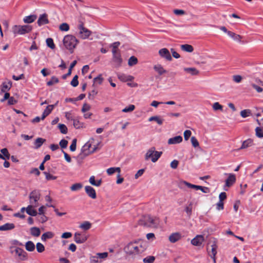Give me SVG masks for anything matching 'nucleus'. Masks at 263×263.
Masks as SVG:
<instances>
[{
	"instance_id": "2eb2a0df",
	"label": "nucleus",
	"mask_w": 263,
	"mask_h": 263,
	"mask_svg": "<svg viewBox=\"0 0 263 263\" xmlns=\"http://www.w3.org/2000/svg\"><path fill=\"white\" fill-rule=\"evenodd\" d=\"M204 240L202 235H197L191 240V244L194 246H200Z\"/></svg>"
},
{
	"instance_id": "ea45409f",
	"label": "nucleus",
	"mask_w": 263,
	"mask_h": 263,
	"mask_svg": "<svg viewBox=\"0 0 263 263\" xmlns=\"http://www.w3.org/2000/svg\"><path fill=\"white\" fill-rule=\"evenodd\" d=\"M0 151L3 156V160H9L10 159V155L7 148H3Z\"/></svg>"
},
{
	"instance_id": "412c9836",
	"label": "nucleus",
	"mask_w": 263,
	"mask_h": 263,
	"mask_svg": "<svg viewBox=\"0 0 263 263\" xmlns=\"http://www.w3.org/2000/svg\"><path fill=\"white\" fill-rule=\"evenodd\" d=\"M12 82L9 81L7 83L3 82L1 85V92L8 91L12 87Z\"/></svg>"
},
{
	"instance_id": "6ab92c4d",
	"label": "nucleus",
	"mask_w": 263,
	"mask_h": 263,
	"mask_svg": "<svg viewBox=\"0 0 263 263\" xmlns=\"http://www.w3.org/2000/svg\"><path fill=\"white\" fill-rule=\"evenodd\" d=\"M181 237L180 233L178 232L173 233L168 238L169 241L172 243H175L178 241Z\"/></svg>"
},
{
	"instance_id": "72a5a7b5",
	"label": "nucleus",
	"mask_w": 263,
	"mask_h": 263,
	"mask_svg": "<svg viewBox=\"0 0 263 263\" xmlns=\"http://www.w3.org/2000/svg\"><path fill=\"white\" fill-rule=\"evenodd\" d=\"M184 71L192 76L197 75L199 73V71L195 67H185Z\"/></svg>"
},
{
	"instance_id": "cd10ccee",
	"label": "nucleus",
	"mask_w": 263,
	"mask_h": 263,
	"mask_svg": "<svg viewBox=\"0 0 263 263\" xmlns=\"http://www.w3.org/2000/svg\"><path fill=\"white\" fill-rule=\"evenodd\" d=\"M36 205L34 206L29 204L27 206V214L31 217H34L37 215V212L34 209V207H36Z\"/></svg>"
},
{
	"instance_id": "864d4df0",
	"label": "nucleus",
	"mask_w": 263,
	"mask_h": 263,
	"mask_svg": "<svg viewBox=\"0 0 263 263\" xmlns=\"http://www.w3.org/2000/svg\"><path fill=\"white\" fill-rule=\"evenodd\" d=\"M43 174L45 175V178L47 180H53L57 178V176H53L46 171L43 172Z\"/></svg>"
},
{
	"instance_id": "4468645a",
	"label": "nucleus",
	"mask_w": 263,
	"mask_h": 263,
	"mask_svg": "<svg viewBox=\"0 0 263 263\" xmlns=\"http://www.w3.org/2000/svg\"><path fill=\"white\" fill-rule=\"evenodd\" d=\"M49 23V21L48 18V14L46 13H44L40 15L37 21V24L39 26H42L48 24Z\"/></svg>"
},
{
	"instance_id": "680f3d73",
	"label": "nucleus",
	"mask_w": 263,
	"mask_h": 263,
	"mask_svg": "<svg viewBox=\"0 0 263 263\" xmlns=\"http://www.w3.org/2000/svg\"><path fill=\"white\" fill-rule=\"evenodd\" d=\"M191 142L192 146L194 147V148L199 147V142L195 137H194V136L191 137Z\"/></svg>"
},
{
	"instance_id": "13d9d810",
	"label": "nucleus",
	"mask_w": 263,
	"mask_h": 263,
	"mask_svg": "<svg viewBox=\"0 0 263 263\" xmlns=\"http://www.w3.org/2000/svg\"><path fill=\"white\" fill-rule=\"evenodd\" d=\"M77 142V140L76 138H74L72 140L71 143L69 146V149L71 152H73L76 150Z\"/></svg>"
},
{
	"instance_id": "603ef678",
	"label": "nucleus",
	"mask_w": 263,
	"mask_h": 263,
	"mask_svg": "<svg viewBox=\"0 0 263 263\" xmlns=\"http://www.w3.org/2000/svg\"><path fill=\"white\" fill-rule=\"evenodd\" d=\"M83 187L81 183H76L73 184L70 187L72 191H76L81 189Z\"/></svg>"
},
{
	"instance_id": "bf43d9fd",
	"label": "nucleus",
	"mask_w": 263,
	"mask_h": 263,
	"mask_svg": "<svg viewBox=\"0 0 263 263\" xmlns=\"http://www.w3.org/2000/svg\"><path fill=\"white\" fill-rule=\"evenodd\" d=\"M192 203L190 202L189 206H186L184 208V211L186 212L187 215L190 217L192 214Z\"/></svg>"
},
{
	"instance_id": "2f4dec72",
	"label": "nucleus",
	"mask_w": 263,
	"mask_h": 263,
	"mask_svg": "<svg viewBox=\"0 0 263 263\" xmlns=\"http://www.w3.org/2000/svg\"><path fill=\"white\" fill-rule=\"evenodd\" d=\"M154 69L156 71L159 76L166 73L167 71L165 70L161 64H157L154 66Z\"/></svg>"
},
{
	"instance_id": "6e6d98bb",
	"label": "nucleus",
	"mask_w": 263,
	"mask_h": 263,
	"mask_svg": "<svg viewBox=\"0 0 263 263\" xmlns=\"http://www.w3.org/2000/svg\"><path fill=\"white\" fill-rule=\"evenodd\" d=\"M52 110L47 106L44 111L43 112L41 116L42 120H43L47 116H48Z\"/></svg>"
},
{
	"instance_id": "c03bdc74",
	"label": "nucleus",
	"mask_w": 263,
	"mask_h": 263,
	"mask_svg": "<svg viewBox=\"0 0 263 263\" xmlns=\"http://www.w3.org/2000/svg\"><path fill=\"white\" fill-rule=\"evenodd\" d=\"M58 128L60 130V132L63 134H66L68 132V128L64 124L59 123L58 125Z\"/></svg>"
},
{
	"instance_id": "39448f33",
	"label": "nucleus",
	"mask_w": 263,
	"mask_h": 263,
	"mask_svg": "<svg viewBox=\"0 0 263 263\" xmlns=\"http://www.w3.org/2000/svg\"><path fill=\"white\" fill-rule=\"evenodd\" d=\"M14 257L21 261L28 260V254L21 248L17 247L15 249Z\"/></svg>"
},
{
	"instance_id": "e2e57ef3",
	"label": "nucleus",
	"mask_w": 263,
	"mask_h": 263,
	"mask_svg": "<svg viewBox=\"0 0 263 263\" xmlns=\"http://www.w3.org/2000/svg\"><path fill=\"white\" fill-rule=\"evenodd\" d=\"M121 43L119 41H117L112 43L110 45V47H112L111 52L113 53V50H114L116 52H117V50L118 48V47L120 45Z\"/></svg>"
},
{
	"instance_id": "f257e3e1",
	"label": "nucleus",
	"mask_w": 263,
	"mask_h": 263,
	"mask_svg": "<svg viewBox=\"0 0 263 263\" xmlns=\"http://www.w3.org/2000/svg\"><path fill=\"white\" fill-rule=\"evenodd\" d=\"M79 40L72 34H67L64 36L62 43L59 45L62 50L67 49L70 53H73L74 49L76 48Z\"/></svg>"
},
{
	"instance_id": "49530a36",
	"label": "nucleus",
	"mask_w": 263,
	"mask_h": 263,
	"mask_svg": "<svg viewBox=\"0 0 263 263\" xmlns=\"http://www.w3.org/2000/svg\"><path fill=\"white\" fill-rule=\"evenodd\" d=\"M240 116L243 118H246L251 115V111L249 109L242 110L240 112Z\"/></svg>"
},
{
	"instance_id": "c756f323",
	"label": "nucleus",
	"mask_w": 263,
	"mask_h": 263,
	"mask_svg": "<svg viewBox=\"0 0 263 263\" xmlns=\"http://www.w3.org/2000/svg\"><path fill=\"white\" fill-rule=\"evenodd\" d=\"M54 234L51 231H47L44 233L41 236L42 241L45 242L48 239H51L53 237Z\"/></svg>"
},
{
	"instance_id": "5fc2aeb1",
	"label": "nucleus",
	"mask_w": 263,
	"mask_h": 263,
	"mask_svg": "<svg viewBox=\"0 0 263 263\" xmlns=\"http://www.w3.org/2000/svg\"><path fill=\"white\" fill-rule=\"evenodd\" d=\"M78 78H79V77L77 74L75 75L72 80L70 82V85L73 87H76L77 86H78L79 85V81H78Z\"/></svg>"
},
{
	"instance_id": "4be33fe9",
	"label": "nucleus",
	"mask_w": 263,
	"mask_h": 263,
	"mask_svg": "<svg viewBox=\"0 0 263 263\" xmlns=\"http://www.w3.org/2000/svg\"><path fill=\"white\" fill-rule=\"evenodd\" d=\"M15 224L13 223H6L3 225L0 226V231H6L13 230L15 228Z\"/></svg>"
},
{
	"instance_id": "393cba45",
	"label": "nucleus",
	"mask_w": 263,
	"mask_h": 263,
	"mask_svg": "<svg viewBox=\"0 0 263 263\" xmlns=\"http://www.w3.org/2000/svg\"><path fill=\"white\" fill-rule=\"evenodd\" d=\"M37 15L35 14H31L26 16L23 18V21L26 24H31L36 19Z\"/></svg>"
},
{
	"instance_id": "0eeeda50",
	"label": "nucleus",
	"mask_w": 263,
	"mask_h": 263,
	"mask_svg": "<svg viewBox=\"0 0 263 263\" xmlns=\"http://www.w3.org/2000/svg\"><path fill=\"white\" fill-rule=\"evenodd\" d=\"M178 187L180 189H184L185 186L190 189H193L196 191L199 190L200 185L192 184L186 181L183 180H179L177 183Z\"/></svg>"
},
{
	"instance_id": "a211bd4d",
	"label": "nucleus",
	"mask_w": 263,
	"mask_h": 263,
	"mask_svg": "<svg viewBox=\"0 0 263 263\" xmlns=\"http://www.w3.org/2000/svg\"><path fill=\"white\" fill-rule=\"evenodd\" d=\"M182 140V137L180 135H177L168 139L167 143L169 145L179 144L181 143Z\"/></svg>"
},
{
	"instance_id": "423d86ee",
	"label": "nucleus",
	"mask_w": 263,
	"mask_h": 263,
	"mask_svg": "<svg viewBox=\"0 0 263 263\" xmlns=\"http://www.w3.org/2000/svg\"><path fill=\"white\" fill-rule=\"evenodd\" d=\"M124 251L126 254L129 255H133L134 254L135 252L137 254L139 253L140 251L139 247L134 245L133 242H129L124 248Z\"/></svg>"
},
{
	"instance_id": "052dcab7",
	"label": "nucleus",
	"mask_w": 263,
	"mask_h": 263,
	"mask_svg": "<svg viewBox=\"0 0 263 263\" xmlns=\"http://www.w3.org/2000/svg\"><path fill=\"white\" fill-rule=\"evenodd\" d=\"M68 143V141L65 140V139H62V140H60L59 142V145L62 148V150H63L64 149L67 148Z\"/></svg>"
},
{
	"instance_id": "338daca9",
	"label": "nucleus",
	"mask_w": 263,
	"mask_h": 263,
	"mask_svg": "<svg viewBox=\"0 0 263 263\" xmlns=\"http://www.w3.org/2000/svg\"><path fill=\"white\" fill-rule=\"evenodd\" d=\"M211 252L212 254L210 255V257L212 259L214 263H216V255L217 253V249H215V248H212Z\"/></svg>"
},
{
	"instance_id": "c9c22d12",
	"label": "nucleus",
	"mask_w": 263,
	"mask_h": 263,
	"mask_svg": "<svg viewBox=\"0 0 263 263\" xmlns=\"http://www.w3.org/2000/svg\"><path fill=\"white\" fill-rule=\"evenodd\" d=\"M106 172L108 175H112L115 172L120 173L121 169L119 167H110L107 169Z\"/></svg>"
},
{
	"instance_id": "7ed1b4c3",
	"label": "nucleus",
	"mask_w": 263,
	"mask_h": 263,
	"mask_svg": "<svg viewBox=\"0 0 263 263\" xmlns=\"http://www.w3.org/2000/svg\"><path fill=\"white\" fill-rule=\"evenodd\" d=\"M33 28L32 26L29 25H14L13 27V32L15 35L16 34L20 35H24L31 32Z\"/></svg>"
},
{
	"instance_id": "5701e85b",
	"label": "nucleus",
	"mask_w": 263,
	"mask_h": 263,
	"mask_svg": "<svg viewBox=\"0 0 263 263\" xmlns=\"http://www.w3.org/2000/svg\"><path fill=\"white\" fill-rule=\"evenodd\" d=\"M253 141L252 139L249 138L242 142L241 146L237 149V151H239L242 149H246L248 147L252 145Z\"/></svg>"
},
{
	"instance_id": "f3484780",
	"label": "nucleus",
	"mask_w": 263,
	"mask_h": 263,
	"mask_svg": "<svg viewBox=\"0 0 263 263\" xmlns=\"http://www.w3.org/2000/svg\"><path fill=\"white\" fill-rule=\"evenodd\" d=\"M85 191L86 194L91 199H95L97 198V194L96 190L90 185L85 186Z\"/></svg>"
},
{
	"instance_id": "473e14b6",
	"label": "nucleus",
	"mask_w": 263,
	"mask_h": 263,
	"mask_svg": "<svg viewBox=\"0 0 263 263\" xmlns=\"http://www.w3.org/2000/svg\"><path fill=\"white\" fill-rule=\"evenodd\" d=\"M180 48L182 51L189 53L192 52L194 51L193 47L187 44L181 45Z\"/></svg>"
},
{
	"instance_id": "0e129e2a",
	"label": "nucleus",
	"mask_w": 263,
	"mask_h": 263,
	"mask_svg": "<svg viewBox=\"0 0 263 263\" xmlns=\"http://www.w3.org/2000/svg\"><path fill=\"white\" fill-rule=\"evenodd\" d=\"M215 206H216V209L217 210V211H220V210H222L224 209V202L223 201H218L216 204H215Z\"/></svg>"
},
{
	"instance_id": "6e6552de",
	"label": "nucleus",
	"mask_w": 263,
	"mask_h": 263,
	"mask_svg": "<svg viewBox=\"0 0 263 263\" xmlns=\"http://www.w3.org/2000/svg\"><path fill=\"white\" fill-rule=\"evenodd\" d=\"M78 29H79V34L80 37L82 39H88L91 34V31L87 28L85 27L84 24L82 22H81V23L79 24Z\"/></svg>"
},
{
	"instance_id": "9b49d317",
	"label": "nucleus",
	"mask_w": 263,
	"mask_h": 263,
	"mask_svg": "<svg viewBox=\"0 0 263 263\" xmlns=\"http://www.w3.org/2000/svg\"><path fill=\"white\" fill-rule=\"evenodd\" d=\"M236 181V176L235 174L230 173L229 174L228 178L225 180V183L223 186V190L226 191L228 190V189H225V187H230Z\"/></svg>"
},
{
	"instance_id": "b1692460",
	"label": "nucleus",
	"mask_w": 263,
	"mask_h": 263,
	"mask_svg": "<svg viewBox=\"0 0 263 263\" xmlns=\"http://www.w3.org/2000/svg\"><path fill=\"white\" fill-rule=\"evenodd\" d=\"M45 141V139L41 137H37L34 141V149H37L40 148Z\"/></svg>"
},
{
	"instance_id": "de8ad7c7",
	"label": "nucleus",
	"mask_w": 263,
	"mask_h": 263,
	"mask_svg": "<svg viewBox=\"0 0 263 263\" xmlns=\"http://www.w3.org/2000/svg\"><path fill=\"white\" fill-rule=\"evenodd\" d=\"M70 29L69 25L67 23H62L59 26V29L61 31L67 32Z\"/></svg>"
},
{
	"instance_id": "a19ab883",
	"label": "nucleus",
	"mask_w": 263,
	"mask_h": 263,
	"mask_svg": "<svg viewBox=\"0 0 263 263\" xmlns=\"http://www.w3.org/2000/svg\"><path fill=\"white\" fill-rule=\"evenodd\" d=\"M255 135L258 138H263V129L260 126H257L255 129Z\"/></svg>"
},
{
	"instance_id": "79ce46f5",
	"label": "nucleus",
	"mask_w": 263,
	"mask_h": 263,
	"mask_svg": "<svg viewBox=\"0 0 263 263\" xmlns=\"http://www.w3.org/2000/svg\"><path fill=\"white\" fill-rule=\"evenodd\" d=\"M138 63L137 58L134 56H131L128 60V65L129 66L132 67L137 64Z\"/></svg>"
},
{
	"instance_id": "58836bf2",
	"label": "nucleus",
	"mask_w": 263,
	"mask_h": 263,
	"mask_svg": "<svg viewBox=\"0 0 263 263\" xmlns=\"http://www.w3.org/2000/svg\"><path fill=\"white\" fill-rule=\"evenodd\" d=\"M100 142H98L97 144L95 145L91 149H89V151H88L87 153L85 154V155L83 156V157H86L88 156H89L90 154H92L94 153L95 152H96L99 149V145L100 144Z\"/></svg>"
},
{
	"instance_id": "8fccbe9b",
	"label": "nucleus",
	"mask_w": 263,
	"mask_h": 263,
	"mask_svg": "<svg viewBox=\"0 0 263 263\" xmlns=\"http://www.w3.org/2000/svg\"><path fill=\"white\" fill-rule=\"evenodd\" d=\"M135 109V106L133 104H129L128 106L124 107L122 110V112H130L133 111Z\"/></svg>"
},
{
	"instance_id": "1a4fd4ad",
	"label": "nucleus",
	"mask_w": 263,
	"mask_h": 263,
	"mask_svg": "<svg viewBox=\"0 0 263 263\" xmlns=\"http://www.w3.org/2000/svg\"><path fill=\"white\" fill-rule=\"evenodd\" d=\"M91 147V144L89 141L87 142L81 148V153L77 156L73 157L75 159H79L81 160H83L85 157H83L85 154L89 151L90 148Z\"/></svg>"
},
{
	"instance_id": "37998d69",
	"label": "nucleus",
	"mask_w": 263,
	"mask_h": 263,
	"mask_svg": "<svg viewBox=\"0 0 263 263\" xmlns=\"http://www.w3.org/2000/svg\"><path fill=\"white\" fill-rule=\"evenodd\" d=\"M91 227V223L88 221H85L83 222L80 226V228L85 231L89 230V229H90Z\"/></svg>"
},
{
	"instance_id": "4c0bfd02",
	"label": "nucleus",
	"mask_w": 263,
	"mask_h": 263,
	"mask_svg": "<svg viewBox=\"0 0 263 263\" xmlns=\"http://www.w3.org/2000/svg\"><path fill=\"white\" fill-rule=\"evenodd\" d=\"M46 46L51 49H54L55 48V45L54 43V41L52 38L48 37L46 40Z\"/></svg>"
},
{
	"instance_id": "69168bd1",
	"label": "nucleus",
	"mask_w": 263,
	"mask_h": 263,
	"mask_svg": "<svg viewBox=\"0 0 263 263\" xmlns=\"http://www.w3.org/2000/svg\"><path fill=\"white\" fill-rule=\"evenodd\" d=\"M127 74L120 73L118 74V78L122 82H127Z\"/></svg>"
},
{
	"instance_id": "09e8293b",
	"label": "nucleus",
	"mask_w": 263,
	"mask_h": 263,
	"mask_svg": "<svg viewBox=\"0 0 263 263\" xmlns=\"http://www.w3.org/2000/svg\"><path fill=\"white\" fill-rule=\"evenodd\" d=\"M104 80L103 78L102 77V74H99L96 77L94 78L93 79V84H92V86H95V83L98 82L99 84H101Z\"/></svg>"
},
{
	"instance_id": "e433bc0d",
	"label": "nucleus",
	"mask_w": 263,
	"mask_h": 263,
	"mask_svg": "<svg viewBox=\"0 0 263 263\" xmlns=\"http://www.w3.org/2000/svg\"><path fill=\"white\" fill-rule=\"evenodd\" d=\"M148 121L149 122L156 121L160 125H162L163 122V119H161L158 116H152L149 118Z\"/></svg>"
},
{
	"instance_id": "a18cd8bd",
	"label": "nucleus",
	"mask_w": 263,
	"mask_h": 263,
	"mask_svg": "<svg viewBox=\"0 0 263 263\" xmlns=\"http://www.w3.org/2000/svg\"><path fill=\"white\" fill-rule=\"evenodd\" d=\"M59 79L57 77L53 76L51 77L50 80L47 82L46 85L48 86H51L53 84L58 83H59Z\"/></svg>"
},
{
	"instance_id": "9d476101",
	"label": "nucleus",
	"mask_w": 263,
	"mask_h": 263,
	"mask_svg": "<svg viewBox=\"0 0 263 263\" xmlns=\"http://www.w3.org/2000/svg\"><path fill=\"white\" fill-rule=\"evenodd\" d=\"M112 53V61L115 64L116 68H119L121 66L123 62V59L121 57L120 52L117 53L115 51L113 50Z\"/></svg>"
},
{
	"instance_id": "3c124183",
	"label": "nucleus",
	"mask_w": 263,
	"mask_h": 263,
	"mask_svg": "<svg viewBox=\"0 0 263 263\" xmlns=\"http://www.w3.org/2000/svg\"><path fill=\"white\" fill-rule=\"evenodd\" d=\"M155 257L152 255L147 256L143 259L144 263H153L155 260Z\"/></svg>"
},
{
	"instance_id": "c85d7f7f",
	"label": "nucleus",
	"mask_w": 263,
	"mask_h": 263,
	"mask_svg": "<svg viewBox=\"0 0 263 263\" xmlns=\"http://www.w3.org/2000/svg\"><path fill=\"white\" fill-rule=\"evenodd\" d=\"M79 117H77L73 120V125L76 129H80L84 128V123L81 122L79 120Z\"/></svg>"
},
{
	"instance_id": "a878e982",
	"label": "nucleus",
	"mask_w": 263,
	"mask_h": 263,
	"mask_svg": "<svg viewBox=\"0 0 263 263\" xmlns=\"http://www.w3.org/2000/svg\"><path fill=\"white\" fill-rule=\"evenodd\" d=\"M228 36H230L231 38H232L234 41L239 43H243L241 40L242 39V36L235 33L234 32L230 31L229 32Z\"/></svg>"
},
{
	"instance_id": "aec40b11",
	"label": "nucleus",
	"mask_w": 263,
	"mask_h": 263,
	"mask_svg": "<svg viewBox=\"0 0 263 263\" xmlns=\"http://www.w3.org/2000/svg\"><path fill=\"white\" fill-rule=\"evenodd\" d=\"M77 63V61L76 60L73 61L70 64V66L68 69V72L62 75V78L64 80L66 79L68 77L70 76L71 74L72 70L73 67L76 66Z\"/></svg>"
},
{
	"instance_id": "bb28decb",
	"label": "nucleus",
	"mask_w": 263,
	"mask_h": 263,
	"mask_svg": "<svg viewBox=\"0 0 263 263\" xmlns=\"http://www.w3.org/2000/svg\"><path fill=\"white\" fill-rule=\"evenodd\" d=\"M102 182L103 181H102V179H100L99 180H96L95 176H90L89 179V182L92 185H93V186H97V187L100 186L101 185Z\"/></svg>"
},
{
	"instance_id": "7c9ffc66",
	"label": "nucleus",
	"mask_w": 263,
	"mask_h": 263,
	"mask_svg": "<svg viewBox=\"0 0 263 263\" xmlns=\"http://www.w3.org/2000/svg\"><path fill=\"white\" fill-rule=\"evenodd\" d=\"M25 247L26 250L28 252H33L35 248L34 243L31 240L26 241L25 244Z\"/></svg>"
},
{
	"instance_id": "dca6fc26",
	"label": "nucleus",
	"mask_w": 263,
	"mask_h": 263,
	"mask_svg": "<svg viewBox=\"0 0 263 263\" xmlns=\"http://www.w3.org/2000/svg\"><path fill=\"white\" fill-rule=\"evenodd\" d=\"M40 193L37 190L32 191L29 194V198L30 200V202H32V200H33L35 203V205H36V203H37L38 201L40 198Z\"/></svg>"
},
{
	"instance_id": "774afa93",
	"label": "nucleus",
	"mask_w": 263,
	"mask_h": 263,
	"mask_svg": "<svg viewBox=\"0 0 263 263\" xmlns=\"http://www.w3.org/2000/svg\"><path fill=\"white\" fill-rule=\"evenodd\" d=\"M213 109L214 110H222L223 106L218 102H215L213 106Z\"/></svg>"
},
{
	"instance_id": "20e7f679",
	"label": "nucleus",
	"mask_w": 263,
	"mask_h": 263,
	"mask_svg": "<svg viewBox=\"0 0 263 263\" xmlns=\"http://www.w3.org/2000/svg\"><path fill=\"white\" fill-rule=\"evenodd\" d=\"M138 223L140 226L146 227H150L152 226L156 227L158 224V222L157 221L156 218H154L150 215H148L144 217L143 219H139Z\"/></svg>"
},
{
	"instance_id": "f8f14e48",
	"label": "nucleus",
	"mask_w": 263,
	"mask_h": 263,
	"mask_svg": "<svg viewBox=\"0 0 263 263\" xmlns=\"http://www.w3.org/2000/svg\"><path fill=\"white\" fill-rule=\"evenodd\" d=\"M158 53L161 58L165 59L168 61H171L173 59L170 51L166 48H163L160 49L159 50Z\"/></svg>"
},
{
	"instance_id": "4d7b16f0",
	"label": "nucleus",
	"mask_w": 263,
	"mask_h": 263,
	"mask_svg": "<svg viewBox=\"0 0 263 263\" xmlns=\"http://www.w3.org/2000/svg\"><path fill=\"white\" fill-rule=\"evenodd\" d=\"M36 247L37 252L40 253H42L45 249L44 246L40 242L36 243Z\"/></svg>"
},
{
	"instance_id": "ddd939ff",
	"label": "nucleus",
	"mask_w": 263,
	"mask_h": 263,
	"mask_svg": "<svg viewBox=\"0 0 263 263\" xmlns=\"http://www.w3.org/2000/svg\"><path fill=\"white\" fill-rule=\"evenodd\" d=\"M88 239V237L85 235H82L80 233L77 232L74 233V240L78 244L84 243Z\"/></svg>"
},
{
	"instance_id": "f03ea898",
	"label": "nucleus",
	"mask_w": 263,
	"mask_h": 263,
	"mask_svg": "<svg viewBox=\"0 0 263 263\" xmlns=\"http://www.w3.org/2000/svg\"><path fill=\"white\" fill-rule=\"evenodd\" d=\"M162 152L157 151L155 147H151L147 151L145 155V159L147 160L151 159L152 162H156L161 157Z\"/></svg>"
},
{
	"instance_id": "f704fd0d",
	"label": "nucleus",
	"mask_w": 263,
	"mask_h": 263,
	"mask_svg": "<svg viewBox=\"0 0 263 263\" xmlns=\"http://www.w3.org/2000/svg\"><path fill=\"white\" fill-rule=\"evenodd\" d=\"M30 233L34 237H39L41 234V230L37 227H33L30 229Z\"/></svg>"
}]
</instances>
